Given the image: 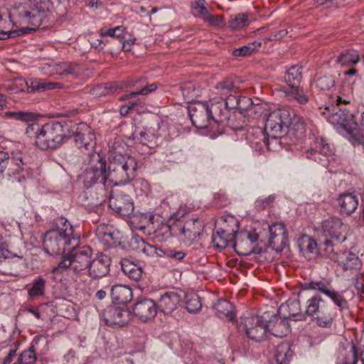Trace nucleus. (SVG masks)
<instances>
[{
  "instance_id": "1",
  "label": "nucleus",
  "mask_w": 364,
  "mask_h": 364,
  "mask_svg": "<svg viewBox=\"0 0 364 364\" xmlns=\"http://www.w3.org/2000/svg\"><path fill=\"white\" fill-rule=\"evenodd\" d=\"M124 145L120 140H114L109 148V180L112 186L125 184L136 176L137 163L133 156L124 154Z\"/></svg>"
},
{
  "instance_id": "2",
  "label": "nucleus",
  "mask_w": 364,
  "mask_h": 364,
  "mask_svg": "<svg viewBox=\"0 0 364 364\" xmlns=\"http://www.w3.org/2000/svg\"><path fill=\"white\" fill-rule=\"evenodd\" d=\"M292 119L288 109H278L271 112L266 120L264 131L268 138L259 129L255 131L257 139H249L251 146L256 151H262L269 145V138L277 139L285 135L287 132Z\"/></svg>"
},
{
  "instance_id": "3",
  "label": "nucleus",
  "mask_w": 364,
  "mask_h": 364,
  "mask_svg": "<svg viewBox=\"0 0 364 364\" xmlns=\"http://www.w3.org/2000/svg\"><path fill=\"white\" fill-rule=\"evenodd\" d=\"M55 223L57 228L47 231L43 240L44 250L52 255L70 251L77 244V239L73 237V228L65 218H58Z\"/></svg>"
},
{
  "instance_id": "4",
  "label": "nucleus",
  "mask_w": 364,
  "mask_h": 364,
  "mask_svg": "<svg viewBox=\"0 0 364 364\" xmlns=\"http://www.w3.org/2000/svg\"><path fill=\"white\" fill-rule=\"evenodd\" d=\"M52 9L51 0H28V2L15 4L9 17L21 24L38 27L45 22Z\"/></svg>"
},
{
  "instance_id": "5",
  "label": "nucleus",
  "mask_w": 364,
  "mask_h": 364,
  "mask_svg": "<svg viewBox=\"0 0 364 364\" xmlns=\"http://www.w3.org/2000/svg\"><path fill=\"white\" fill-rule=\"evenodd\" d=\"M305 314L321 328L331 329L337 317L336 309L327 305L319 295H314L306 301Z\"/></svg>"
},
{
  "instance_id": "6",
  "label": "nucleus",
  "mask_w": 364,
  "mask_h": 364,
  "mask_svg": "<svg viewBox=\"0 0 364 364\" xmlns=\"http://www.w3.org/2000/svg\"><path fill=\"white\" fill-rule=\"evenodd\" d=\"M162 229L167 237H176L185 245L189 246L199 240L204 224L198 218H194L187 220L184 223L181 221L173 222Z\"/></svg>"
},
{
  "instance_id": "7",
  "label": "nucleus",
  "mask_w": 364,
  "mask_h": 364,
  "mask_svg": "<svg viewBox=\"0 0 364 364\" xmlns=\"http://www.w3.org/2000/svg\"><path fill=\"white\" fill-rule=\"evenodd\" d=\"M321 113L337 129L346 131L347 134L355 138L358 144L364 142V139L359 136V132L356 129L357 124L354 121L353 115L349 112L331 105L321 109Z\"/></svg>"
},
{
  "instance_id": "8",
  "label": "nucleus",
  "mask_w": 364,
  "mask_h": 364,
  "mask_svg": "<svg viewBox=\"0 0 364 364\" xmlns=\"http://www.w3.org/2000/svg\"><path fill=\"white\" fill-rule=\"evenodd\" d=\"M42 132L39 138V149L42 150L55 149L70 137V129L65 122L46 123L43 124Z\"/></svg>"
},
{
  "instance_id": "9",
  "label": "nucleus",
  "mask_w": 364,
  "mask_h": 364,
  "mask_svg": "<svg viewBox=\"0 0 364 364\" xmlns=\"http://www.w3.org/2000/svg\"><path fill=\"white\" fill-rule=\"evenodd\" d=\"M303 68L299 65H294L287 70L284 75V81L287 86L281 87L280 90L289 100H295L301 105L308 102L309 97L300 86L302 80Z\"/></svg>"
},
{
  "instance_id": "10",
  "label": "nucleus",
  "mask_w": 364,
  "mask_h": 364,
  "mask_svg": "<svg viewBox=\"0 0 364 364\" xmlns=\"http://www.w3.org/2000/svg\"><path fill=\"white\" fill-rule=\"evenodd\" d=\"M70 252L68 256L65 257L53 269V273H61L68 267L73 271L75 274H80L90 267L92 250L89 247H82L78 249H74Z\"/></svg>"
},
{
  "instance_id": "11",
  "label": "nucleus",
  "mask_w": 364,
  "mask_h": 364,
  "mask_svg": "<svg viewBox=\"0 0 364 364\" xmlns=\"http://www.w3.org/2000/svg\"><path fill=\"white\" fill-rule=\"evenodd\" d=\"M269 314L264 313L262 316L255 315L240 318L237 325L240 332H245L249 339L260 342L264 339L268 332L267 319Z\"/></svg>"
},
{
  "instance_id": "12",
  "label": "nucleus",
  "mask_w": 364,
  "mask_h": 364,
  "mask_svg": "<svg viewBox=\"0 0 364 364\" xmlns=\"http://www.w3.org/2000/svg\"><path fill=\"white\" fill-rule=\"evenodd\" d=\"M106 165L105 159L100 154L92 156V163L83 174L84 184L87 188L91 187L96 183L105 188L112 187Z\"/></svg>"
},
{
  "instance_id": "13",
  "label": "nucleus",
  "mask_w": 364,
  "mask_h": 364,
  "mask_svg": "<svg viewBox=\"0 0 364 364\" xmlns=\"http://www.w3.org/2000/svg\"><path fill=\"white\" fill-rule=\"evenodd\" d=\"M333 154L334 148L327 139L316 137L311 142L309 148L302 154V156L327 167Z\"/></svg>"
},
{
  "instance_id": "14",
  "label": "nucleus",
  "mask_w": 364,
  "mask_h": 364,
  "mask_svg": "<svg viewBox=\"0 0 364 364\" xmlns=\"http://www.w3.org/2000/svg\"><path fill=\"white\" fill-rule=\"evenodd\" d=\"M323 235L326 239L321 241L326 246H333L346 240V232L348 225L337 217H331L322 224Z\"/></svg>"
},
{
  "instance_id": "15",
  "label": "nucleus",
  "mask_w": 364,
  "mask_h": 364,
  "mask_svg": "<svg viewBox=\"0 0 364 364\" xmlns=\"http://www.w3.org/2000/svg\"><path fill=\"white\" fill-rule=\"evenodd\" d=\"M41 71L46 75H70L73 78H79L83 73L82 65L73 62H60L43 64Z\"/></svg>"
},
{
  "instance_id": "16",
  "label": "nucleus",
  "mask_w": 364,
  "mask_h": 364,
  "mask_svg": "<svg viewBox=\"0 0 364 364\" xmlns=\"http://www.w3.org/2000/svg\"><path fill=\"white\" fill-rule=\"evenodd\" d=\"M10 160L17 166L16 171L22 175L23 179L32 176L31 168L23 161L22 154L18 149L11 151L10 154L0 151V173L6 168Z\"/></svg>"
},
{
  "instance_id": "17",
  "label": "nucleus",
  "mask_w": 364,
  "mask_h": 364,
  "mask_svg": "<svg viewBox=\"0 0 364 364\" xmlns=\"http://www.w3.org/2000/svg\"><path fill=\"white\" fill-rule=\"evenodd\" d=\"M188 114L192 124L198 129H206L213 123V116L205 102H198L189 106Z\"/></svg>"
},
{
  "instance_id": "18",
  "label": "nucleus",
  "mask_w": 364,
  "mask_h": 364,
  "mask_svg": "<svg viewBox=\"0 0 364 364\" xmlns=\"http://www.w3.org/2000/svg\"><path fill=\"white\" fill-rule=\"evenodd\" d=\"M102 316L106 325L120 327L129 322L132 314L125 307L110 306L102 312Z\"/></svg>"
},
{
  "instance_id": "19",
  "label": "nucleus",
  "mask_w": 364,
  "mask_h": 364,
  "mask_svg": "<svg viewBox=\"0 0 364 364\" xmlns=\"http://www.w3.org/2000/svg\"><path fill=\"white\" fill-rule=\"evenodd\" d=\"M48 350V338L44 336H37L33 339L31 346L19 355L17 362L19 364H34L36 360V353L46 354Z\"/></svg>"
},
{
  "instance_id": "20",
  "label": "nucleus",
  "mask_w": 364,
  "mask_h": 364,
  "mask_svg": "<svg viewBox=\"0 0 364 364\" xmlns=\"http://www.w3.org/2000/svg\"><path fill=\"white\" fill-rule=\"evenodd\" d=\"M109 206L117 213L128 216L134 211V203L131 197L122 192L114 191L109 200Z\"/></svg>"
},
{
  "instance_id": "21",
  "label": "nucleus",
  "mask_w": 364,
  "mask_h": 364,
  "mask_svg": "<svg viewBox=\"0 0 364 364\" xmlns=\"http://www.w3.org/2000/svg\"><path fill=\"white\" fill-rule=\"evenodd\" d=\"M156 303L151 299H141L136 301L132 308L133 315L142 322H148L156 315Z\"/></svg>"
},
{
  "instance_id": "22",
  "label": "nucleus",
  "mask_w": 364,
  "mask_h": 364,
  "mask_svg": "<svg viewBox=\"0 0 364 364\" xmlns=\"http://www.w3.org/2000/svg\"><path fill=\"white\" fill-rule=\"evenodd\" d=\"M73 137L76 146L82 152L90 151L95 148V135L93 130L87 124H82Z\"/></svg>"
},
{
  "instance_id": "23",
  "label": "nucleus",
  "mask_w": 364,
  "mask_h": 364,
  "mask_svg": "<svg viewBox=\"0 0 364 364\" xmlns=\"http://www.w3.org/2000/svg\"><path fill=\"white\" fill-rule=\"evenodd\" d=\"M182 297L175 291L163 293L157 301L156 306L159 311L164 314H170L180 305Z\"/></svg>"
},
{
  "instance_id": "24",
  "label": "nucleus",
  "mask_w": 364,
  "mask_h": 364,
  "mask_svg": "<svg viewBox=\"0 0 364 364\" xmlns=\"http://www.w3.org/2000/svg\"><path fill=\"white\" fill-rule=\"evenodd\" d=\"M213 243L215 247L224 249L228 245H232L236 249L237 247L242 246V241L239 242V236L232 232H228L223 229H218L213 235ZM237 251V250H235Z\"/></svg>"
},
{
  "instance_id": "25",
  "label": "nucleus",
  "mask_w": 364,
  "mask_h": 364,
  "mask_svg": "<svg viewBox=\"0 0 364 364\" xmlns=\"http://www.w3.org/2000/svg\"><path fill=\"white\" fill-rule=\"evenodd\" d=\"M338 208L340 214L349 216L353 214L359 205V200L355 193L346 192L339 195L337 198Z\"/></svg>"
},
{
  "instance_id": "26",
  "label": "nucleus",
  "mask_w": 364,
  "mask_h": 364,
  "mask_svg": "<svg viewBox=\"0 0 364 364\" xmlns=\"http://www.w3.org/2000/svg\"><path fill=\"white\" fill-rule=\"evenodd\" d=\"M267 326H268V332L277 338H283L290 332L287 319L276 314L267 319Z\"/></svg>"
},
{
  "instance_id": "27",
  "label": "nucleus",
  "mask_w": 364,
  "mask_h": 364,
  "mask_svg": "<svg viewBox=\"0 0 364 364\" xmlns=\"http://www.w3.org/2000/svg\"><path fill=\"white\" fill-rule=\"evenodd\" d=\"M111 260L105 255H100L92 260L88 269L89 275L92 278L106 276L109 272Z\"/></svg>"
},
{
  "instance_id": "28",
  "label": "nucleus",
  "mask_w": 364,
  "mask_h": 364,
  "mask_svg": "<svg viewBox=\"0 0 364 364\" xmlns=\"http://www.w3.org/2000/svg\"><path fill=\"white\" fill-rule=\"evenodd\" d=\"M96 234L100 240L109 246H113L119 242L120 232L112 225H99L96 230Z\"/></svg>"
},
{
  "instance_id": "29",
  "label": "nucleus",
  "mask_w": 364,
  "mask_h": 364,
  "mask_svg": "<svg viewBox=\"0 0 364 364\" xmlns=\"http://www.w3.org/2000/svg\"><path fill=\"white\" fill-rule=\"evenodd\" d=\"M338 264L344 270L357 272L362 266L358 256L351 251H345L337 257Z\"/></svg>"
},
{
  "instance_id": "30",
  "label": "nucleus",
  "mask_w": 364,
  "mask_h": 364,
  "mask_svg": "<svg viewBox=\"0 0 364 364\" xmlns=\"http://www.w3.org/2000/svg\"><path fill=\"white\" fill-rule=\"evenodd\" d=\"M279 312L283 314V317L286 319L290 318L294 321H301L306 315L301 313L300 302L296 299H289L285 304H282Z\"/></svg>"
},
{
  "instance_id": "31",
  "label": "nucleus",
  "mask_w": 364,
  "mask_h": 364,
  "mask_svg": "<svg viewBox=\"0 0 364 364\" xmlns=\"http://www.w3.org/2000/svg\"><path fill=\"white\" fill-rule=\"evenodd\" d=\"M205 103L208 105V109L213 116V122L218 124L227 117V111L225 107L224 100L222 98L214 97Z\"/></svg>"
},
{
  "instance_id": "32",
  "label": "nucleus",
  "mask_w": 364,
  "mask_h": 364,
  "mask_svg": "<svg viewBox=\"0 0 364 364\" xmlns=\"http://www.w3.org/2000/svg\"><path fill=\"white\" fill-rule=\"evenodd\" d=\"M360 56L356 50L348 48L341 51L337 56H335V62L341 67L353 68L360 61Z\"/></svg>"
},
{
  "instance_id": "33",
  "label": "nucleus",
  "mask_w": 364,
  "mask_h": 364,
  "mask_svg": "<svg viewBox=\"0 0 364 364\" xmlns=\"http://www.w3.org/2000/svg\"><path fill=\"white\" fill-rule=\"evenodd\" d=\"M46 280L42 277H37L33 279L25 287L28 292V298L33 300L43 297L46 294Z\"/></svg>"
},
{
  "instance_id": "34",
  "label": "nucleus",
  "mask_w": 364,
  "mask_h": 364,
  "mask_svg": "<svg viewBox=\"0 0 364 364\" xmlns=\"http://www.w3.org/2000/svg\"><path fill=\"white\" fill-rule=\"evenodd\" d=\"M113 302L119 304H127L132 298V291L127 285L115 284L112 286L110 291Z\"/></svg>"
},
{
  "instance_id": "35",
  "label": "nucleus",
  "mask_w": 364,
  "mask_h": 364,
  "mask_svg": "<svg viewBox=\"0 0 364 364\" xmlns=\"http://www.w3.org/2000/svg\"><path fill=\"white\" fill-rule=\"evenodd\" d=\"M126 87H133L132 95H146L156 90L157 87L154 83L146 85V80L143 77L134 82L133 80L128 82Z\"/></svg>"
},
{
  "instance_id": "36",
  "label": "nucleus",
  "mask_w": 364,
  "mask_h": 364,
  "mask_svg": "<svg viewBox=\"0 0 364 364\" xmlns=\"http://www.w3.org/2000/svg\"><path fill=\"white\" fill-rule=\"evenodd\" d=\"M216 315L220 318L232 321L235 318L233 305L225 299H219L213 306Z\"/></svg>"
},
{
  "instance_id": "37",
  "label": "nucleus",
  "mask_w": 364,
  "mask_h": 364,
  "mask_svg": "<svg viewBox=\"0 0 364 364\" xmlns=\"http://www.w3.org/2000/svg\"><path fill=\"white\" fill-rule=\"evenodd\" d=\"M132 136L136 142L150 148H153L157 144V137L151 130H136L133 133Z\"/></svg>"
},
{
  "instance_id": "38",
  "label": "nucleus",
  "mask_w": 364,
  "mask_h": 364,
  "mask_svg": "<svg viewBox=\"0 0 364 364\" xmlns=\"http://www.w3.org/2000/svg\"><path fill=\"white\" fill-rule=\"evenodd\" d=\"M121 266L122 272L131 279L139 281L141 278L143 271L140 265L124 259L122 260Z\"/></svg>"
},
{
  "instance_id": "39",
  "label": "nucleus",
  "mask_w": 364,
  "mask_h": 364,
  "mask_svg": "<svg viewBox=\"0 0 364 364\" xmlns=\"http://www.w3.org/2000/svg\"><path fill=\"white\" fill-rule=\"evenodd\" d=\"M238 86L230 78H225L218 82L215 86V95H220L219 98L236 93Z\"/></svg>"
},
{
  "instance_id": "40",
  "label": "nucleus",
  "mask_w": 364,
  "mask_h": 364,
  "mask_svg": "<svg viewBox=\"0 0 364 364\" xmlns=\"http://www.w3.org/2000/svg\"><path fill=\"white\" fill-rule=\"evenodd\" d=\"M63 84L55 82H48L43 79L31 80V91L42 92L48 90L62 89Z\"/></svg>"
},
{
  "instance_id": "41",
  "label": "nucleus",
  "mask_w": 364,
  "mask_h": 364,
  "mask_svg": "<svg viewBox=\"0 0 364 364\" xmlns=\"http://www.w3.org/2000/svg\"><path fill=\"white\" fill-rule=\"evenodd\" d=\"M222 99L224 100L227 112L230 109H245V107L243 106V104H247L250 102V98L240 97L239 95H237L236 93H232Z\"/></svg>"
},
{
  "instance_id": "42",
  "label": "nucleus",
  "mask_w": 364,
  "mask_h": 364,
  "mask_svg": "<svg viewBox=\"0 0 364 364\" xmlns=\"http://www.w3.org/2000/svg\"><path fill=\"white\" fill-rule=\"evenodd\" d=\"M293 354V351L288 343H282L277 346L275 350V359L277 364H289Z\"/></svg>"
},
{
  "instance_id": "43",
  "label": "nucleus",
  "mask_w": 364,
  "mask_h": 364,
  "mask_svg": "<svg viewBox=\"0 0 364 364\" xmlns=\"http://www.w3.org/2000/svg\"><path fill=\"white\" fill-rule=\"evenodd\" d=\"M353 82H346L345 84L340 88L339 95L337 96V105L341 104L347 105L351 102L353 100Z\"/></svg>"
},
{
  "instance_id": "44",
  "label": "nucleus",
  "mask_w": 364,
  "mask_h": 364,
  "mask_svg": "<svg viewBox=\"0 0 364 364\" xmlns=\"http://www.w3.org/2000/svg\"><path fill=\"white\" fill-rule=\"evenodd\" d=\"M201 306L202 304L198 294L190 293L185 296V308L189 313H198L200 311Z\"/></svg>"
},
{
  "instance_id": "45",
  "label": "nucleus",
  "mask_w": 364,
  "mask_h": 364,
  "mask_svg": "<svg viewBox=\"0 0 364 364\" xmlns=\"http://www.w3.org/2000/svg\"><path fill=\"white\" fill-rule=\"evenodd\" d=\"M298 246L303 254L314 253L316 250L317 243L313 238L303 235L298 240Z\"/></svg>"
},
{
  "instance_id": "46",
  "label": "nucleus",
  "mask_w": 364,
  "mask_h": 364,
  "mask_svg": "<svg viewBox=\"0 0 364 364\" xmlns=\"http://www.w3.org/2000/svg\"><path fill=\"white\" fill-rule=\"evenodd\" d=\"M331 299V300L341 310L347 309L348 308V303L343 295L338 291H336L332 287L325 294Z\"/></svg>"
},
{
  "instance_id": "47",
  "label": "nucleus",
  "mask_w": 364,
  "mask_h": 364,
  "mask_svg": "<svg viewBox=\"0 0 364 364\" xmlns=\"http://www.w3.org/2000/svg\"><path fill=\"white\" fill-rule=\"evenodd\" d=\"M262 43L259 41H255L250 43L244 46L238 48H235L232 51V55L235 57H245L252 54L255 50L259 48Z\"/></svg>"
},
{
  "instance_id": "48",
  "label": "nucleus",
  "mask_w": 364,
  "mask_h": 364,
  "mask_svg": "<svg viewBox=\"0 0 364 364\" xmlns=\"http://www.w3.org/2000/svg\"><path fill=\"white\" fill-rule=\"evenodd\" d=\"M117 88L118 86L115 82H109L98 85L93 87L91 92L92 95L95 97H100L113 93Z\"/></svg>"
},
{
  "instance_id": "49",
  "label": "nucleus",
  "mask_w": 364,
  "mask_h": 364,
  "mask_svg": "<svg viewBox=\"0 0 364 364\" xmlns=\"http://www.w3.org/2000/svg\"><path fill=\"white\" fill-rule=\"evenodd\" d=\"M43 124H40L36 122L29 124L26 129V135L35 140L36 145L39 148V138L42 135Z\"/></svg>"
},
{
  "instance_id": "50",
  "label": "nucleus",
  "mask_w": 364,
  "mask_h": 364,
  "mask_svg": "<svg viewBox=\"0 0 364 364\" xmlns=\"http://www.w3.org/2000/svg\"><path fill=\"white\" fill-rule=\"evenodd\" d=\"M131 245L133 246L134 249L146 255H150L154 252V247L146 243L141 237H133L131 240Z\"/></svg>"
},
{
  "instance_id": "51",
  "label": "nucleus",
  "mask_w": 364,
  "mask_h": 364,
  "mask_svg": "<svg viewBox=\"0 0 364 364\" xmlns=\"http://www.w3.org/2000/svg\"><path fill=\"white\" fill-rule=\"evenodd\" d=\"M124 32L125 28L122 26H118L114 28H102L100 29V36L102 37L109 36L120 39L124 38Z\"/></svg>"
},
{
  "instance_id": "52",
  "label": "nucleus",
  "mask_w": 364,
  "mask_h": 364,
  "mask_svg": "<svg viewBox=\"0 0 364 364\" xmlns=\"http://www.w3.org/2000/svg\"><path fill=\"white\" fill-rule=\"evenodd\" d=\"M288 235L269 236L270 246L277 252H282L287 245Z\"/></svg>"
},
{
  "instance_id": "53",
  "label": "nucleus",
  "mask_w": 364,
  "mask_h": 364,
  "mask_svg": "<svg viewBox=\"0 0 364 364\" xmlns=\"http://www.w3.org/2000/svg\"><path fill=\"white\" fill-rule=\"evenodd\" d=\"M316 87L321 90H329L335 85V79L332 75H323L315 81Z\"/></svg>"
},
{
  "instance_id": "54",
  "label": "nucleus",
  "mask_w": 364,
  "mask_h": 364,
  "mask_svg": "<svg viewBox=\"0 0 364 364\" xmlns=\"http://www.w3.org/2000/svg\"><path fill=\"white\" fill-rule=\"evenodd\" d=\"M248 16L246 14H239L232 18L230 21V27L234 30H240L247 25Z\"/></svg>"
},
{
  "instance_id": "55",
  "label": "nucleus",
  "mask_w": 364,
  "mask_h": 364,
  "mask_svg": "<svg viewBox=\"0 0 364 364\" xmlns=\"http://www.w3.org/2000/svg\"><path fill=\"white\" fill-rule=\"evenodd\" d=\"M305 287L308 289L318 290L326 294L328 289L331 287L329 284H326L322 281H311L305 283Z\"/></svg>"
},
{
  "instance_id": "56",
  "label": "nucleus",
  "mask_w": 364,
  "mask_h": 364,
  "mask_svg": "<svg viewBox=\"0 0 364 364\" xmlns=\"http://www.w3.org/2000/svg\"><path fill=\"white\" fill-rule=\"evenodd\" d=\"M6 114L9 117L23 122L31 121L34 117L33 114L28 112H8Z\"/></svg>"
},
{
  "instance_id": "57",
  "label": "nucleus",
  "mask_w": 364,
  "mask_h": 364,
  "mask_svg": "<svg viewBox=\"0 0 364 364\" xmlns=\"http://www.w3.org/2000/svg\"><path fill=\"white\" fill-rule=\"evenodd\" d=\"M28 28L6 30L5 31H0V40H6L9 38H14L26 33Z\"/></svg>"
},
{
  "instance_id": "58",
  "label": "nucleus",
  "mask_w": 364,
  "mask_h": 364,
  "mask_svg": "<svg viewBox=\"0 0 364 364\" xmlns=\"http://www.w3.org/2000/svg\"><path fill=\"white\" fill-rule=\"evenodd\" d=\"M203 19L209 25L215 27H221L224 24L223 18L221 16L207 14L203 16Z\"/></svg>"
},
{
  "instance_id": "59",
  "label": "nucleus",
  "mask_w": 364,
  "mask_h": 364,
  "mask_svg": "<svg viewBox=\"0 0 364 364\" xmlns=\"http://www.w3.org/2000/svg\"><path fill=\"white\" fill-rule=\"evenodd\" d=\"M205 4L206 2L205 0H195L192 3L193 10L196 14L204 16L208 14Z\"/></svg>"
},
{
  "instance_id": "60",
  "label": "nucleus",
  "mask_w": 364,
  "mask_h": 364,
  "mask_svg": "<svg viewBox=\"0 0 364 364\" xmlns=\"http://www.w3.org/2000/svg\"><path fill=\"white\" fill-rule=\"evenodd\" d=\"M270 236H278L282 235H288L282 223H274L269 226Z\"/></svg>"
},
{
  "instance_id": "61",
  "label": "nucleus",
  "mask_w": 364,
  "mask_h": 364,
  "mask_svg": "<svg viewBox=\"0 0 364 364\" xmlns=\"http://www.w3.org/2000/svg\"><path fill=\"white\" fill-rule=\"evenodd\" d=\"M136 219H139V220L142 223V225H139L140 229H145L148 227L151 223H152L153 215L150 214V213H141L140 215L135 216Z\"/></svg>"
},
{
  "instance_id": "62",
  "label": "nucleus",
  "mask_w": 364,
  "mask_h": 364,
  "mask_svg": "<svg viewBox=\"0 0 364 364\" xmlns=\"http://www.w3.org/2000/svg\"><path fill=\"white\" fill-rule=\"evenodd\" d=\"M358 362L357 354L355 350V346H353V350L345 358L341 364H356Z\"/></svg>"
},
{
  "instance_id": "63",
  "label": "nucleus",
  "mask_w": 364,
  "mask_h": 364,
  "mask_svg": "<svg viewBox=\"0 0 364 364\" xmlns=\"http://www.w3.org/2000/svg\"><path fill=\"white\" fill-rule=\"evenodd\" d=\"M181 91L184 96L191 95L194 97L196 95L193 85L188 84L181 87Z\"/></svg>"
},
{
  "instance_id": "64",
  "label": "nucleus",
  "mask_w": 364,
  "mask_h": 364,
  "mask_svg": "<svg viewBox=\"0 0 364 364\" xmlns=\"http://www.w3.org/2000/svg\"><path fill=\"white\" fill-rule=\"evenodd\" d=\"M11 20L4 19L0 16V31H5L6 30H11Z\"/></svg>"
}]
</instances>
